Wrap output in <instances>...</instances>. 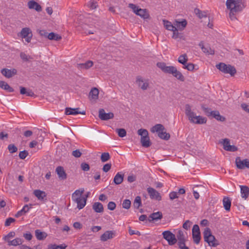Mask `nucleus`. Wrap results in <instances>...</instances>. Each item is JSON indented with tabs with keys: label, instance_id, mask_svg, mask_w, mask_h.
Here are the masks:
<instances>
[{
	"label": "nucleus",
	"instance_id": "34",
	"mask_svg": "<svg viewBox=\"0 0 249 249\" xmlns=\"http://www.w3.org/2000/svg\"><path fill=\"white\" fill-rule=\"evenodd\" d=\"M141 142L143 147H148L151 145V142L149 136L141 138Z\"/></svg>",
	"mask_w": 249,
	"mask_h": 249
},
{
	"label": "nucleus",
	"instance_id": "53",
	"mask_svg": "<svg viewBox=\"0 0 249 249\" xmlns=\"http://www.w3.org/2000/svg\"><path fill=\"white\" fill-rule=\"evenodd\" d=\"M128 7L131 8L133 12L136 14L137 11L140 9L138 6L133 3H129L128 4Z\"/></svg>",
	"mask_w": 249,
	"mask_h": 249
},
{
	"label": "nucleus",
	"instance_id": "3",
	"mask_svg": "<svg viewBox=\"0 0 249 249\" xmlns=\"http://www.w3.org/2000/svg\"><path fill=\"white\" fill-rule=\"evenodd\" d=\"M203 237L204 241L208 243L210 246L216 247L219 244L218 240L212 235L211 231L209 228L205 229L203 232Z\"/></svg>",
	"mask_w": 249,
	"mask_h": 249
},
{
	"label": "nucleus",
	"instance_id": "35",
	"mask_svg": "<svg viewBox=\"0 0 249 249\" xmlns=\"http://www.w3.org/2000/svg\"><path fill=\"white\" fill-rule=\"evenodd\" d=\"M23 242V240L19 238H16L11 241H9L8 245L9 246H17L18 245H21Z\"/></svg>",
	"mask_w": 249,
	"mask_h": 249
},
{
	"label": "nucleus",
	"instance_id": "27",
	"mask_svg": "<svg viewBox=\"0 0 249 249\" xmlns=\"http://www.w3.org/2000/svg\"><path fill=\"white\" fill-rule=\"evenodd\" d=\"M162 217V213L160 212L154 213L149 216V221L161 219Z\"/></svg>",
	"mask_w": 249,
	"mask_h": 249
},
{
	"label": "nucleus",
	"instance_id": "48",
	"mask_svg": "<svg viewBox=\"0 0 249 249\" xmlns=\"http://www.w3.org/2000/svg\"><path fill=\"white\" fill-rule=\"evenodd\" d=\"M110 157L109 154L107 152L103 153L101 156V160L102 162H105L108 160Z\"/></svg>",
	"mask_w": 249,
	"mask_h": 249
},
{
	"label": "nucleus",
	"instance_id": "62",
	"mask_svg": "<svg viewBox=\"0 0 249 249\" xmlns=\"http://www.w3.org/2000/svg\"><path fill=\"white\" fill-rule=\"evenodd\" d=\"M81 152L78 149L74 150L72 152V155L75 158H79L81 156Z\"/></svg>",
	"mask_w": 249,
	"mask_h": 249
},
{
	"label": "nucleus",
	"instance_id": "41",
	"mask_svg": "<svg viewBox=\"0 0 249 249\" xmlns=\"http://www.w3.org/2000/svg\"><path fill=\"white\" fill-rule=\"evenodd\" d=\"M163 22L164 23V26L165 27L166 29L168 30H169V31L174 30H175V28H176L175 27V25H172V23H171V22H170V21H168L165 20H163Z\"/></svg>",
	"mask_w": 249,
	"mask_h": 249
},
{
	"label": "nucleus",
	"instance_id": "52",
	"mask_svg": "<svg viewBox=\"0 0 249 249\" xmlns=\"http://www.w3.org/2000/svg\"><path fill=\"white\" fill-rule=\"evenodd\" d=\"M8 149L10 153H14L18 151L17 147L13 144H10L8 146Z\"/></svg>",
	"mask_w": 249,
	"mask_h": 249
},
{
	"label": "nucleus",
	"instance_id": "5",
	"mask_svg": "<svg viewBox=\"0 0 249 249\" xmlns=\"http://www.w3.org/2000/svg\"><path fill=\"white\" fill-rule=\"evenodd\" d=\"M163 238L168 242L169 245H174L177 242L175 235L169 231H166L162 232Z\"/></svg>",
	"mask_w": 249,
	"mask_h": 249
},
{
	"label": "nucleus",
	"instance_id": "32",
	"mask_svg": "<svg viewBox=\"0 0 249 249\" xmlns=\"http://www.w3.org/2000/svg\"><path fill=\"white\" fill-rule=\"evenodd\" d=\"M211 116H212L217 121L223 122L225 120V118L220 115L219 112L217 110L213 111Z\"/></svg>",
	"mask_w": 249,
	"mask_h": 249
},
{
	"label": "nucleus",
	"instance_id": "25",
	"mask_svg": "<svg viewBox=\"0 0 249 249\" xmlns=\"http://www.w3.org/2000/svg\"><path fill=\"white\" fill-rule=\"evenodd\" d=\"M84 189L83 188L76 190L72 194V199L73 200H74L75 199H77L78 198L84 197V196H82V195L84 193Z\"/></svg>",
	"mask_w": 249,
	"mask_h": 249
},
{
	"label": "nucleus",
	"instance_id": "57",
	"mask_svg": "<svg viewBox=\"0 0 249 249\" xmlns=\"http://www.w3.org/2000/svg\"><path fill=\"white\" fill-rule=\"evenodd\" d=\"M192 224V222H191L190 220H186L183 224V228L185 229V230H188L191 225Z\"/></svg>",
	"mask_w": 249,
	"mask_h": 249
},
{
	"label": "nucleus",
	"instance_id": "55",
	"mask_svg": "<svg viewBox=\"0 0 249 249\" xmlns=\"http://www.w3.org/2000/svg\"><path fill=\"white\" fill-rule=\"evenodd\" d=\"M81 168L84 171H88L90 169L89 164L86 162H83L81 164Z\"/></svg>",
	"mask_w": 249,
	"mask_h": 249
},
{
	"label": "nucleus",
	"instance_id": "29",
	"mask_svg": "<svg viewBox=\"0 0 249 249\" xmlns=\"http://www.w3.org/2000/svg\"><path fill=\"white\" fill-rule=\"evenodd\" d=\"M98 89L96 88H94L90 90L89 94V97L91 99L97 100L98 98Z\"/></svg>",
	"mask_w": 249,
	"mask_h": 249
},
{
	"label": "nucleus",
	"instance_id": "12",
	"mask_svg": "<svg viewBox=\"0 0 249 249\" xmlns=\"http://www.w3.org/2000/svg\"><path fill=\"white\" fill-rule=\"evenodd\" d=\"M17 71L15 69H8L6 68L2 69L1 70V74L6 78H10L17 74Z\"/></svg>",
	"mask_w": 249,
	"mask_h": 249
},
{
	"label": "nucleus",
	"instance_id": "24",
	"mask_svg": "<svg viewBox=\"0 0 249 249\" xmlns=\"http://www.w3.org/2000/svg\"><path fill=\"white\" fill-rule=\"evenodd\" d=\"M34 194L40 200H43L46 197V193L40 190H35Z\"/></svg>",
	"mask_w": 249,
	"mask_h": 249
},
{
	"label": "nucleus",
	"instance_id": "56",
	"mask_svg": "<svg viewBox=\"0 0 249 249\" xmlns=\"http://www.w3.org/2000/svg\"><path fill=\"white\" fill-rule=\"evenodd\" d=\"M226 151H230V152H235L238 150V148L233 145H230L226 149Z\"/></svg>",
	"mask_w": 249,
	"mask_h": 249
},
{
	"label": "nucleus",
	"instance_id": "59",
	"mask_svg": "<svg viewBox=\"0 0 249 249\" xmlns=\"http://www.w3.org/2000/svg\"><path fill=\"white\" fill-rule=\"evenodd\" d=\"M203 110H204L206 115L210 117L211 116V114L212 113L213 111H212L211 109L208 107H202Z\"/></svg>",
	"mask_w": 249,
	"mask_h": 249
},
{
	"label": "nucleus",
	"instance_id": "7",
	"mask_svg": "<svg viewBox=\"0 0 249 249\" xmlns=\"http://www.w3.org/2000/svg\"><path fill=\"white\" fill-rule=\"evenodd\" d=\"M157 66L163 72L168 74H172L175 67L173 66H167L164 62H158Z\"/></svg>",
	"mask_w": 249,
	"mask_h": 249
},
{
	"label": "nucleus",
	"instance_id": "11",
	"mask_svg": "<svg viewBox=\"0 0 249 249\" xmlns=\"http://www.w3.org/2000/svg\"><path fill=\"white\" fill-rule=\"evenodd\" d=\"M114 117V114L112 112L106 113L104 109L99 110V118L102 120H108Z\"/></svg>",
	"mask_w": 249,
	"mask_h": 249
},
{
	"label": "nucleus",
	"instance_id": "26",
	"mask_svg": "<svg viewBox=\"0 0 249 249\" xmlns=\"http://www.w3.org/2000/svg\"><path fill=\"white\" fill-rule=\"evenodd\" d=\"M171 74H172L173 76L181 81H184L185 80L184 76L182 75L181 72L177 70L176 67L175 68L174 70Z\"/></svg>",
	"mask_w": 249,
	"mask_h": 249
},
{
	"label": "nucleus",
	"instance_id": "38",
	"mask_svg": "<svg viewBox=\"0 0 249 249\" xmlns=\"http://www.w3.org/2000/svg\"><path fill=\"white\" fill-rule=\"evenodd\" d=\"M178 242H185L186 237L183 231L179 230L177 234Z\"/></svg>",
	"mask_w": 249,
	"mask_h": 249
},
{
	"label": "nucleus",
	"instance_id": "46",
	"mask_svg": "<svg viewBox=\"0 0 249 249\" xmlns=\"http://www.w3.org/2000/svg\"><path fill=\"white\" fill-rule=\"evenodd\" d=\"M16 234L14 231H10L9 233L3 237L4 240L9 243V241H11V239L15 236Z\"/></svg>",
	"mask_w": 249,
	"mask_h": 249
},
{
	"label": "nucleus",
	"instance_id": "23",
	"mask_svg": "<svg viewBox=\"0 0 249 249\" xmlns=\"http://www.w3.org/2000/svg\"><path fill=\"white\" fill-rule=\"evenodd\" d=\"M241 189V196L245 199L247 198L249 196V188L247 186H240Z\"/></svg>",
	"mask_w": 249,
	"mask_h": 249
},
{
	"label": "nucleus",
	"instance_id": "16",
	"mask_svg": "<svg viewBox=\"0 0 249 249\" xmlns=\"http://www.w3.org/2000/svg\"><path fill=\"white\" fill-rule=\"evenodd\" d=\"M199 46L201 48L202 52L207 55L214 54V51L211 49L210 46H205L203 42H200L199 44Z\"/></svg>",
	"mask_w": 249,
	"mask_h": 249
},
{
	"label": "nucleus",
	"instance_id": "18",
	"mask_svg": "<svg viewBox=\"0 0 249 249\" xmlns=\"http://www.w3.org/2000/svg\"><path fill=\"white\" fill-rule=\"evenodd\" d=\"M93 65V62L91 60H88L84 63L77 64V68L79 70H88Z\"/></svg>",
	"mask_w": 249,
	"mask_h": 249
},
{
	"label": "nucleus",
	"instance_id": "13",
	"mask_svg": "<svg viewBox=\"0 0 249 249\" xmlns=\"http://www.w3.org/2000/svg\"><path fill=\"white\" fill-rule=\"evenodd\" d=\"M79 108H72L71 107H66L65 109V114L66 115H76L78 114H81L83 115L86 114V111L83 110L82 111H79Z\"/></svg>",
	"mask_w": 249,
	"mask_h": 249
},
{
	"label": "nucleus",
	"instance_id": "39",
	"mask_svg": "<svg viewBox=\"0 0 249 249\" xmlns=\"http://www.w3.org/2000/svg\"><path fill=\"white\" fill-rule=\"evenodd\" d=\"M47 37L50 40H54L56 41L59 40L61 39V36L53 32L49 34L47 36Z\"/></svg>",
	"mask_w": 249,
	"mask_h": 249
},
{
	"label": "nucleus",
	"instance_id": "33",
	"mask_svg": "<svg viewBox=\"0 0 249 249\" xmlns=\"http://www.w3.org/2000/svg\"><path fill=\"white\" fill-rule=\"evenodd\" d=\"M164 129L165 128L163 125L157 124L151 128V131L153 133L156 132L159 134L161 131H164Z\"/></svg>",
	"mask_w": 249,
	"mask_h": 249
},
{
	"label": "nucleus",
	"instance_id": "19",
	"mask_svg": "<svg viewBox=\"0 0 249 249\" xmlns=\"http://www.w3.org/2000/svg\"><path fill=\"white\" fill-rule=\"evenodd\" d=\"M124 174L121 172H118L115 175L113 181L116 185L120 184L124 180Z\"/></svg>",
	"mask_w": 249,
	"mask_h": 249
},
{
	"label": "nucleus",
	"instance_id": "21",
	"mask_svg": "<svg viewBox=\"0 0 249 249\" xmlns=\"http://www.w3.org/2000/svg\"><path fill=\"white\" fill-rule=\"evenodd\" d=\"M136 15L143 19H147L149 18V14L145 9L140 8L138 11H137V13H136Z\"/></svg>",
	"mask_w": 249,
	"mask_h": 249
},
{
	"label": "nucleus",
	"instance_id": "61",
	"mask_svg": "<svg viewBox=\"0 0 249 249\" xmlns=\"http://www.w3.org/2000/svg\"><path fill=\"white\" fill-rule=\"evenodd\" d=\"M23 236L28 241H30L33 238V235L30 232L23 233Z\"/></svg>",
	"mask_w": 249,
	"mask_h": 249
},
{
	"label": "nucleus",
	"instance_id": "47",
	"mask_svg": "<svg viewBox=\"0 0 249 249\" xmlns=\"http://www.w3.org/2000/svg\"><path fill=\"white\" fill-rule=\"evenodd\" d=\"M138 134L141 136V138L145 137L148 136V132L146 129L141 128L138 130Z\"/></svg>",
	"mask_w": 249,
	"mask_h": 249
},
{
	"label": "nucleus",
	"instance_id": "14",
	"mask_svg": "<svg viewBox=\"0 0 249 249\" xmlns=\"http://www.w3.org/2000/svg\"><path fill=\"white\" fill-rule=\"evenodd\" d=\"M115 232L112 231H107L105 232L100 237L102 241H106L108 239H112L115 236Z\"/></svg>",
	"mask_w": 249,
	"mask_h": 249
},
{
	"label": "nucleus",
	"instance_id": "28",
	"mask_svg": "<svg viewBox=\"0 0 249 249\" xmlns=\"http://www.w3.org/2000/svg\"><path fill=\"white\" fill-rule=\"evenodd\" d=\"M223 204L224 209L228 211L231 209V200L228 197H224L223 199Z\"/></svg>",
	"mask_w": 249,
	"mask_h": 249
},
{
	"label": "nucleus",
	"instance_id": "30",
	"mask_svg": "<svg viewBox=\"0 0 249 249\" xmlns=\"http://www.w3.org/2000/svg\"><path fill=\"white\" fill-rule=\"evenodd\" d=\"M174 24L177 29L178 28V29L182 30L186 26L187 23L186 20H183L181 21H178L176 20L175 21Z\"/></svg>",
	"mask_w": 249,
	"mask_h": 249
},
{
	"label": "nucleus",
	"instance_id": "17",
	"mask_svg": "<svg viewBox=\"0 0 249 249\" xmlns=\"http://www.w3.org/2000/svg\"><path fill=\"white\" fill-rule=\"evenodd\" d=\"M28 6L29 9H35L37 12H40L42 10L41 6L34 0L29 1L28 2Z\"/></svg>",
	"mask_w": 249,
	"mask_h": 249
},
{
	"label": "nucleus",
	"instance_id": "8",
	"mask_svg": "<svg viewBox=\"0 0 249 249\" xmlns=\"http://www.w3.org/2000/svg\"><path fill=\"white\" fill-rule=\"evenodd\" d=\"M235 163L238 169H243L245 167L249 168V160L248 159L241 160L240 157H237Z\"/></svg>",
	"mask_w": 249,
	"mask_h": 249
},
{
	"label": "nucleus",
	"instance_id": "49",
	"mask_svg": "<svg viewBox=\"0 0 249 249\" xmlns=\"http://www.w3.org/2000/svg\"><path fill=\"white\" fill-rule=\"evenodd\" d=\"M116 132L118 133V135L120 137H124L126 135V130L124 128H118L116 130Z\"/></svg>",
	"mask_w": 249,
	"mask_h": 249
},
{
	"label": "nucleus",
	"instance_id": "63",
	"mask_svg": "<svg viewBox=\"0 0 249 249\" xmlns=\"http://www.w3.org/2000/svg\"><path fill=\"white\" fill-rule=\"evenodd\" d=\"M116 208V204L112 201H110L108 203L107 208L111 211L114 210Z\"/></svg>",
	"mask_w": 249,
	"mask_h": 249
},
{
	"label": "nucleus",
	"instance_id": "6",
	"mask_svg": "<svg viewBox=\"0 0 249 249\" xmlns=\"http://www.w3.org/2000/svg\"><path fill=\"white\" fill-rule=\"evenodd\" d=\"M192 235L194 242L196 244H199L201 239L200 232L199 226L196 224L194 225L193 227Z\"/></svg>",
	"mask_w": 249,
	"mask_h": 249
},
{
	"label": "nucleus",
	"instance_id": "60",
	"mask_svg": "<svg viewBox=\"0 0 249 249\" xmlns=\"http://www.w3.org/2000/svg\"><path fill=\"white\" fill-rule=\"evenodd\" d=\"M15 221V219L12 217H9L6 219L5 222V226L7 227L10 225L12 223H13Z\"/></svg>",
	"mask_w": 249,
	"mask_h": 249
},
{
	"label": "nucleus",
	"instance_id": "54",
	"mask_svg": "<svg viewBox=\"0 0 249 249\" xmlns=\"http://www.w3.org/2000/svg\"><path fill=\"white\" fill-rule=\"evenodd\" d=\"M28 155V152L26 150L20 151L19 153V157L22 160L25 159Z\"/></svg>",
	"mask_w": 249,
	"mask_h": 249
},
{
	"label": "nucleus",
	"instance_id": "51",
	"mask_svg": "<svg viewBox=\"0 0 249 249\" xmlns=\"http://www.w3.org/2000/svg\"><path fill=\"white\" fill-rule=\"evenodd\" d=\"M221 143L223 145V149L225 150L229 146L230 144V141L229 139L225 138L222 140V142H221Z\"/></svg>",
	"mask_w": 249,
	"mask_h": 249
},
{
	"label": "nucleus",
	"instance_id": "20",
	"mask_svg": "<svg viewBox=\"0 0 249 249\" xmlns=\"http://www.w3.org/2000/svg\"><path fill=\"white\" fill-rule=\"evenodd\" d=\"M35 233L36 239L38 240H43L47 236V234L45 232L41 231L39 230H36Z\"/></svg>",
	"mask_w": 249,
	"mask_h": 249
},
{
	"label": "nucleus",
	"instance_id": "43",
	"mask_svg": "<svg viewBox=\"0 0 249 249\" xmlns=\"http://www.w3.org/2000/svg\"><path fill=\"white\" fill-rule=\"evenodd\" d=\"M195 12L200 18L207 17V13L205 11H201L198 9H195Z\"/></svg>",
	"mask_w": 249,
	"mask_h": 249
},
{
	"label": "nucleus",
	"instance_id": "50",
	"mask_svg": "<svg viewBox=\"0 0 249 249\" xmlns=\"http://www.w3.org/2000/svg\"><path fill=\"white\" fill-rule=\"evenodd\" d=\"M131 206V201L129 199H124L122 203V207L125 209H128Z\"/></svg>",
	"mask_w": 249,
	"mask_h": 249
},
{
	"label": "nucleus",
	"instance_id": "4",
	"mask_svg": "<svg viewBox=\"0 0 249 249\" xmlns=\"http://www.w3.org/2000/svg\"><path fill=\"white\" fill-rule=\"evenodd\" d=\"M216 67L222 72L230 74L231 76H233L236 73V70L234 67L231 65H227L221 62L217 64Z\"/></svg>",
	"mask_w": 249,
	"mask_h": 249
},
{
	"label": "nucleus",
	"instance_id": "2",
	"mask_svg": "<svg viewBox=\"0 0 249 249\" xmlns=\"http://www.w3.org/2000/svg\"><path fill=\"white\" fill-rule=\"evenodd\" d=\"M185 113L191 123L196 124H204L207 122V119L201 116H196L192 110L191 107L186 104L185 107Z\"/></svg>",
	"mask_w": 249,
	"mask_h": 249
},
{
	"label": "nucleus",
	"instance_id": "22",
	"mask_svg": "<svg viewBox=\"0 0 249 249\" xmlns=\"http://www.w3.org/2000/svg\"><path fill=\"white\" fill-rule=\"evenodd\" d=\"M73 201L77 203V208L79 209H82L85 207L86 204L87 199L84 197L82 198H78L77 199H75Z\"/></svg>",
	"mask_w": 249,
	"mask_h": 249
},
{
	"label": "nucleus",
	"instance_id": "36",
	"mask_svg": "<svg viewBox=\"0 0 249 249\" xmlns=\"http://www.w3.org/2000/svg\"><path fill=\"white\" fill-rule=\"evenodd\" d=\"M0 87L5 90H8L10 92L14 91V89L11 88L7 83L3 81H0Z\"/></svg>",
	"mask_w": 249,
	"mask_h": 249
},
{
	"label": "nucleus",
	"instance_id": "15",
	"mask_svg": "<svg viewBox=\"0 0 249 249\" xmlns=\"http://www.w3.org/2000/svg\"><path fill=\"white\" fill-rule=\"evenodd\" d=\"M55 172L60 179L65 180L67 178V175L62 166H59L57 167Z\"/></svg>",
	"mask_w": 249,
	"mask_h": 249
},
{
	"label": "nucleus",
	"instance_id": "9",
	"mask_svg": "<svg viewBox=\"0 0 249 249\" xmlns=\"http://www.w3.org/2000/svg\"><path fill=\"white\" fill-rule=\"evenodd\" d=\"M136 83L138 85L139 87L143 90L147 89L149 87L148 80L144 79L141 76L137 77Z\"/></svg>",
	"mask_w": 249,
	"mask_h": 249
},
{
	"label": "nucleus",
	"instance_id": "44",
	"mask_svg": "<svg viewBox=\"0 0 249 249\" xmlns=\"http://www.w3.org/2000/svg\"><path fill=\"white\" fill-rule=\"evenodd\" d=\"M141 198L139 196H137L135 197L134 201L133 202V206L134 208L138 209L141 205Z\"/></svg>",
	"mask_w": 249,
	"mask_h": 249
},
{
	"label": "nucleus",
	"instance_id": "64",
	"mask_svg": "<svg viewBox=\"0 0 249 249\" xmlns=\"http://www.w3.org/2000/svg\"><path fill=\"white\" fill-rule=\"evenodd\" d=\"M178 244L180 249H189V248L185 246V242H178Z\"/></svg>",
	"mask_w": 249,
	"mask_h": 249
},
{
	"label": "nucleus",
	"instance_id": "1",
	"mask_svg": "<svg viewBox=\"0 0 249 249\" xmlns=\"http://www.w3.org/2000/svg\"><path fill=\"white\" fill-rule=\"evenodd\" d=\"M244 0H227L226 5L230 10L229 17L232 20L236 19L235 15L245 8Z\"/></svg>",
	"mask_w": 249,
	"mask_h": 249
},
{
	"label": "nucleus",
	"instance_id": "42",
	"mask_svg": "<svg viewBox=\"0 0 249 249\" xmlns=\"http://www.w3.org/2000/svg\"><path fill=\"white\" fill-rule=\"evenodd\" d=\"M188 61V57L186 54L181 55L178 58V62L182 65H185Z\"/></svg>",
	"mask_w": 249,
	"mask_h": 249
},
{
	"label": "nucleus",
	"instance_id": "45",
	"mask_svg": "<svg viewBox=\"0 0 249 249\" xmlns=\"http://www.w3.org/2000/svg\"><path fill=\"white\" fill-rule=\"evenodd\" d=\"M158 136L160 138L165 140H168L170 137L169 133H167L164 131H161L159 134H158Z\"/></svg>",
	"mask_w": 249,
	"mask_h": 249
},
{
	"label": "nucleus",
	"instance_id": "58",
	"mask_svg": "<svg viewBox=\"0 0 249 249\" xmlns=\"http://www.w3.org/2000/svg\"><path fill=\"white\" fill-rule=\"evenodd\" d=\"M242 109L248 113H249V105L246 103H242L241 105Z\"/></svg>",
	"mask_w": 249,
	"mask_h": 249
},
{
	"label": "nucleus",
	"instance_id": "10",
	"mask_svg": "<svg viewBox=\"0 0 249 249\" xmlns=\"http://www.w3.org/2000/svg\"><path fill=\"white\" fill-rule=\"evenodd\" d=\"M147 192L150 196V197L152 199H156L157 200H160L161 199V196L160 194L155 189L152 187H149L147 189Z\"/></svg>",
	"mask_w": 249,
	"mask_h": 249
},
{
	"label": "nucleus",
	"instance_id": "37",
	"mask_svg": "<svg viewBox=\"0 0 249 249\" xmlns=\"http://www.w3.org/2000/svg\"><path fill=\"white\" fill-rule=\"evenodd\" d=\"M67 246L65 244L60 245L56 244H50L48 246V249H66Z\"/></svg>",
	"mask_w": 249,
	"mask_h": 249
},
{
	"label": "nucleus",
	"instance_id": "31",
	"mask_svg": "<svg viewBox=\"0 0 249 249\" xmlns=\"http://www.w3.org/2000/svg\"><path fill=\"white\" fill-rule=\"evenodd\" d=\"M92 208L96 213H102L104 211L103 205L100 202H95L92 206Z\"/></svg>",
	"mask_w": 249,
	"mask_h": 249
},
{
	"label": "nucleus",
	"instance_id": "40",
	"mask_svg": "<svg viewBox=\"0 0 249 249\" xmlns=\"http://www.w3.org/2000/svg\"><path fill=\"white\" fill-rule=\"evenodd\" d=\"M31 35L32 33L29 28H24L21 31V36L23 38H26Z\"/></svg>",
	"mask_w": 249,
	"mask_h": 249
}]
</instances>
